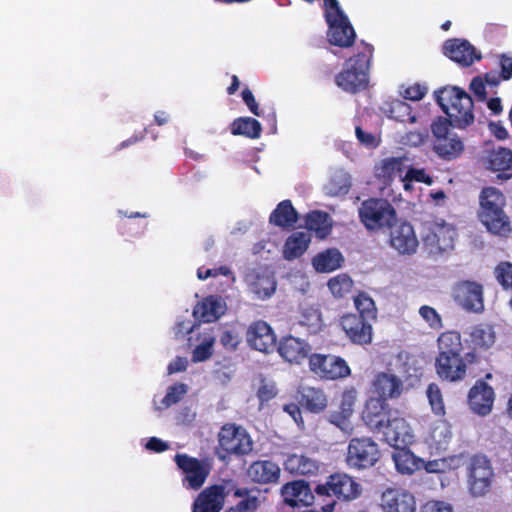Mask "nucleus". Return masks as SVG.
I'll use <instances>...</instances> for the list:
<instances>
[{
    "instance_id": "nucleus-50",
    "label": "nucleus",
    "mask_w": 512,
    "mask_h": 512,
    "mask_svg": "<svg viewBox=\"0 0 512 512\" xmlns=\"http://www.w3.org/2000/svg\"><path fill=\"white\" fill-rule=\"evenodd\" d=\"M495 277L503 289H512V263L508 261L500 262L494 270Z\"/></svg>"
},
{
    "instance_id": "nucleus-60",
    "label": "nucleus",
    "mask_w": 512,
    "mask_h": 512,
    "mask_svg": "<svg viewBox=\"0 0 512 512\" xmlns=\"http://www.w3.org/2000/svg\"><path fill=\"white\" fill-rule=\"evenodd\" d=\"M500 75L503 81H508L512 78V57L501 54L499 56Z\"/></svg>"
},
{
    "instance_id": "nucleus-33",
    "label": "nucleus",
    "mask_w": 512,
    "mask_h": 512,
    "mask_svg": "<svg viewBox=\"0 0 512 512\" xmlns=\"http://www.w3.org/2000/svg\"><path fill=\"white\" fill-rule=\"evenodd\" d=\"M299 393V404L307 411L317 414L326 409L328 399L323 389L304 387Z\"/></svg>"
},
{
    "instance_id": "nucleus-18",
    "label": "nucleus",
    "mask_w": 512,
    "mask_h": 512,
    "mask_svg": "<svg viewBox=\"0 0 512 512\" xmlns=\"http://www.w3.org/2000/svg\"><path fill=\"white\" fill-rule=\"evenodd\" d=\"M340 326L347 338L356 345H368L373 339L371 319L348 313L340 318Z\"/></svg>"
},
{
    "instance_id": "nucleus-62",
    "label": "nucleus",
    "mask_w": 512,
    "mask_h": 512,
    "mask_svg": "<svg viewBox=\"0 0 512 512\" xmlns=\"http://www.w3.org/2000/svg\"><path fill=\"white\" fill-rule=\"evenodd\" d=\"M355 134L358 141L366 147L375 148L378 142L372 133L364 131L360 126H356Z\"/></svg>"
},
{
    "instance_id": "nucleus-45",
    "label": "nucleus",
    "mask_w": 512,
    "mask_h": 512,
    "mask_svg": "<svg viewBox=\"0 0 512 512\" xmlns=\"http://www.w3.org/2000/svg\"><path fill=\"white\" fill-rule=\"evenodd\" d=\"M393 460L395 467L401 474L411 475L418 468L414 454L406 447L395 448Z\"/></svg>"
},
{
    "instance_id": "nucleus-64",
    "label": "nucleus",
    "mask_w": 512,
    "mask_h": 512,
    "mask_svg": "<svg viewBox=\"0 0 512 512\" xmlns=\"http://www.w3.org/2000/svg\"><path fill=\"white\" fill-rule=\"evenodd\" d=\"M485 84L486 82L483 81L481 77H474L470 83V90L480 101H484L486 99Z\"/></svg>"
},
{
    "instance_id": "nucleus-59",
    "label": "nucleus",
    "mask_w": 512,
    "mask_h": 512,
    "mask_svg": "<svg viewBox=\"0 0 512 512\" xmlns=\"http://www.w3.org/2000/svg\"><path fill=\"white\" fill-rule=\"evenodd\" d=\"M242 100L248 107L249 111L255 116H261L259 105L249 88H244L241 93Z\"/></svg>"
},
{
    "instance_id": "nucleus-17",
    "label": "nucleus",
    "mask_w": 512,
    "mask_h": 512,
    "mask_svg": "<svg viewBox=\"0 0 512 512\" xmlns=\"http://www.w3.org/2000/svg\"><path fill=\"white\" fill-rule=\"evenodd\" d=\"M381 434L387 444L394 448L407 447L414 441L413 429L399 410H395Z\"/></svg>"
},
{
    "instance_id": "nucleus-4",
    "label": "nucleus",
    "mask_w": 512,
    "mask_h": 512,
    "mask_svg": "<svg viewBox=\"0 0 512 512\" xmlns=\"http://www.w3.org/2000/svg\"><path fill=\"white\" fill-rule=\"evenodd\" d=\"M360 222L371 232H384L397 222L395 207L384 198L371 197L361 202L358 209Z\"/></svg>"
},
{
    "instance_id": "nucleus-12",
    "label": "nucleus",
    "mask_w": 512,
    "mask_h": 512,
    "mask_svg": "<svg viewBox=\"0 0 512 512\" xmlns=\"http://www.w3.org/2000/svg\"><path fill=\"white\" fill-rule=\"evenodd\" d=\"M177 467L184 473V486L193 490L200 489L210 474L209 463L191 457L187 454L178 453L174 457Z\"/></svg>"
},
{
    "instance_id": "nucleus-35",
    "label": "nucleus",
    "mask_w": 512,
    "mask_h": 512,
    "mask_svg": "<svg viewBox=\"0 0 512 512\" xmlns=\"http://www.w3.org/2000/svg\"><path fill=\"white\" fill-rule=\"evenodd\" d=\"M473 350H488L496 341V333L492 325L488 323H479L471 328L469 333Z\"/></svg>"
},
{
    "instance_id": "nucleus-5",
    "label": "nucleus",
    "mask_w": 512,
    "mask_h": 512,
    "mask_svg": "<svg viewBox=\"0 0 512 512\" xmlns=\"http://www.w3.org/2000/svg\"><path fill=\"white\" fill-rule=\"evenodd\" d=\"M450 127H452L451 121L441 116L431 124L433 151L445 161L457 159L464 151L463 141L457 134L450 131Z\"/></svg>"
},
{
    "instance_id": "nucleus-29",
    "label": "nucleus",
    "mask_w": 512,
    "mask_h": 512,
    "mask_svg": "<svg viewBox=\"0 0 512 512\" xmlns=\"http://www.w3.org/2000/svg\"><path fill=\"white\" fill-rule=\"evenodd\" d=\"M281 469L279 465L271 460H257L252 462L247 475L257 484H273L280 479Z\"/></svg>"
},
{
    "instance_id": "nucleus-7",
    "label": "nucleus",
    "mask_w": 512,
    "mask_h": 512,
    "mask_svg": "<svg viewBox=\"0 0 512 512\" xmlns=\"http://www.w3.org/2000/svg\"><path fill=\"white\" fill-rule=\"evenodd\" d=\"M479 357L475 351H468L464 356L437 355L435 371L442 380L450 383L463 381L467 376L469 365L478 363Z\"/></svg>"
},
{
    "instance_id": "nucleus-30",
    "label": "nucleus",
    "mask_w": 512,
    "mask_h": 512,
    "mask_svg": "<svg viewBox=\"0 0 512 512\" xmlns=\"http://www.w3.org/2000/svg\"><path fill=\"white\" fill-rule=\"evenodd\" d=\"M357 399V391L351 387L343 391L339 404V409L330 414L329 421L341 430L349 426V418L354 412V405Z\"/></svg>"
},
{
    "instance_id": "nucleus-32",
    "label": "nucleus",
    "mask_w": 512,
    "mask_h": 512,
    "mask_svg": "<svg viewBox=\"0 0 512 512\" xmlns=\"http://www.w3.org/2000/svg\"><path fill=\"white\" fill-rule=\"evenodd\" d=\"M284 468L291 474L300 476L315 475L318 472V462L303 454H291L284 462Z\"/></svg>"
},
{
    "instance_id": "nucleus-48",
    "label": "nucleus",
    "mask_w": 512,
    "mask_h": 512,
    "mask_svg": "<svg viewBox=\"0 0 512 512\" xmlns=\"http://www.w3.org/2000/svg\"><path fill=\"white\" fill-rule=\"evenodd\" d=\"M353 287V280L347 274H339L328 281V288L336 297L342 298Z\"/></svg>"
},
{
    "instance_id": "nucleus-58",
    "label": "nucleus",
    "mask_w": 512,
    "mask_h": 512,
    "mask_svg": "<svg viewBox=\"0 0 512 512\" xmlns=\"http://www.w3.org/2000/svg\"><path fill=\"white\" fill-rule=\"evenodd\" d=\"M231 273L232 272H231L230 268H228L227 266H220L218 268H213V269L200 267L197 270V277L200 280H205L209 277H217L219 275L228 276Z\"/></svg>"
},
{
    "instance_id": "nucleus-11",
    "label": "nucleus",
    "mask_w": 512,
    "mask_h": 512,
    "mask_svg": "<svg viewBox=\"0 0 512 512\" xmlns=\"http://www.w3.org/2000/svg\"><path fill=\"white\" fill-rule=\"evenodd\" d=\"M468 489L473 497H483L490 490L494 479V472L487 457L475 455L468 466Z\"/></svg>"
},
{
    "instance_id": "nucleus-19",
    "label": "nucleus",
    "mask_w": 512,
    "mask_h": 512,
    "mask_svg": "<svg viewBox=\"0 0 512 512\" xmlns=\"http://www.w3.org/2000/svg\"><path fill=\"white\" fill-rule=\"evenodd\" d=\"M388 230L390 231L389 243L398 253L411 255L416 252L419 243L410 223L397 218L396 224Z\"/></svg>"
},
{
    "instance_id": "nucleus-6",
    "label": "nucleus",
    "mask_w": 512,
    "mask_h": 512,
    "mask_svg": "<svg viewBox=\"0 0 512 512\" xmlns=\"http://www.w3.org/2000/svg\"><path fill=\"white\" fill-rule=\"evenodd\" d=\"M314 492L325 500L334 497L341 501H352L361 495V485L346 473H334L323 484H318Z\"/></svg>"
},
{
    "instance_id": "nucleus-8",
    "label": "nucleus",
    "mask_w": 512,
    "mask_h": 512,
    "mask_svg": "<svg viewBox=\"0 0 512 512\" xmlns=\"http://www.w3.org/2000/svg\"><path fill=\"white\" fill-rule=\"evenodd\" d=\"M309 370L321 380L335 381L351 375L347 361L337 355L312 353L308 358Z\"/></svg>"
},
{
    "instance_id": "nucleus-13",
    "label": "nucleus",
    "mask_w": 512,
    "mask_h": 512,
    "mask_svg": "<svg viewBox=\"0 0 512 512\" xmlns=\"http://www.w3.org/2000/svg\"><path fill=\"white\" fill-rule=\"evenodd\" d=\"M243 280L257 299H268L276 291L277 282L274 273L266 266L247 268Z\"/></svg>"
},
{
    "instance_id": "nucleus-47",
    "label": "nucleus",
    "mask_w": 512,
    "mask_h": 512,
    "mask_svg": "<svg viewBox=\"0 0 512 512\" xmlns=\"http://www.w3.org/2000/svg\"><path fill=\"white\" fill-rule=\"evenodd\" d=\"M354 304L358 311L357 316L375 320L377 316V309L374 300L365 292H360L354 297Z\"/></svg>"
},
{
    "instance_id": "nucleus-14",
    "label": "nucleus",
    "mask_w": 512,
    "mask_h": 512,
    "mask_svg": "<svg viewBox=\"0 0 512 512\" xmlns=\"http://www.w3.org/2000/svg\"><path fill=\"white\" fill-rule=\"evenodd\" d=\"M452 295L454 301L465 311H484V290L480 283L470 280L459 281L454 285Z\"/></svg>"
},
{
    "instance_id": "nucleus-37",
    "label": "nucleus",
    "mask_w": 512,
    "mask_h": 512,
    "mask_svg": "<svg viewBox=\"0 0 512 512\" xmlns=\"http://www.w3.org/2000/svg\"><path fill=\"white\" fill-rule=\"evenodd\" d=\"M437 355L464 356L461 334L457 331H445L437 339Z\"/></svg>"
},
{
    "instance_id": "nucleus-3",
    "label": "nucleus",
    "mask_w": 512,
    "mask_h": 512,
    "mask_svg": "<svg viewBox=\"0 0 512 512\" xmlns=\"http://www.w3.org/2000/svg\"><path fill=\"white\" fill-rule=\"evenodd\" d=\"M374 48L365 44L363 50L350 57L344 69L335 77V83L343 91L356 94L368 87L369 68Z\"/></svg>"
},
{
    "instance_id": "nucleus-42",
    "label": "nucleus",
    "mask_w": 512,
    "mask_h": 512,
    "mask_svg": "<svg viewBox=\"0 0 512 512\" xmlns=\"http://www.w3.org/2000/svg\"><path fill=\"white\" fill-rule=\"evenodd\" d=\"M305 226L309 231L315 232L316 236L320 239L326 238L331 230V218L327 212L312 211L306 215Z\"/></svg>"
},
{
    "instance_id": "nucleus-9",
    "label": "nucleus",
    "mask_w": 512,
    "mask_h": 512,
    "mask_svg": "<svg viewBox=\"0 0 512 512\" xmlns=\"http://www.w3.org/2000/svg\"><path fill=\"white\" fill-rule=\"evenodd\" d=\"M219 448L227 455L246 456L253 450V440L242 426L227 423L218 434Z\"/></svg>"
},
{
    "instance_id": "nucleus-16",
    "label": "nucleus",
    "mask_w": 512,
    "mask_h": 512,
    "mask_svg": "<svg viewBox=\"0 0 512 512\" xmlns=\"http://www.w3.org/2000/svg\"><path fill=\"white\" fill-rule=\"evenodd\" d=\"M381 434L387 444L394 448L407 447L414 441L413 429L399 410H395Z\"/></svg>"
},
{
    "instance_id": "nucleus-41",
    "label": "nucleus",
    "mask_w": 512,
    "mask_h": 512,
    "mask_svg": "<svg viewBox=\"0 0 512 512\" xmlns=\"http://www.w3.org/2000/svg\"><path fill=\"white\" fill-rule=\"evenodd\" d=\"M230 132L234 136L258 139L262 133L260 122L252 117H238L230 124Z\"/></svg>"
},
{
    "instance_id": "nucleus-27",
    "label": "nucleus",
    "mask_w": 512,
    "mask_h": 512,
    "mask_svg": "<svg viewBox=\"0 0 512 512\" xmlns=\"http://www.w3.org/2000/svg\"><path fill=\"white\" fill-rule=\"evenodd\" d=\"M371 386L373 392L378 395L375 398L384 399L386 402L399 398L404 389L403 381L397 375L387 372L376 373Z\"/></svg>"
},
{
    "instance_id": "nucleus-38",
    "label": "nucleus",
    "mask_w": 512,
    "mask_h": 512,
    "mask_svg": "<svg viewBox=\"0 0 512 512\" xmlns=\"http://www.w3.org/2000/svg\"><path fill=\"white\" fill-rule=\"evenodd\" d=\"M344 257L336 248H329L318 253L312 260V264L317 272H332L341 267Z\"/></svg>"
},
{
    "instance_id": "nucleus-25",
    "label": "nucleus",
    "mask_w": 512,
    "mask_h": 512,
    "mask_svg": "<svg viewBox=\"0 0 512 512\" xmlns=\"http://www.w3.org/2000/svg\"><path fill=\"white\" fill-rule=\"evenodd\" d=\"M229 494L230 488L226 491L223 485L206 487L195 500L192 512H220Z\"/></svg>"
},
{
    "instance_id": "nucleus-55",
    "label": "nucleus",
    "mask_w": 512,
    "mask_h": 512,
    "mask_svg": "<svg viewBox=\"0 0 512 512\" xmlns=\"http://www.w3.org/2000/svg\"><path fill=\"white\" fill-rule=\"evenodd\" d=\"M419 314L431 328L439 329L442 327L441 316L433 307L423 305L419 309Z\"/></svg>"
},
{
    "instance_id": "nucleus-44",
    "label": "nucleus",
    "mask_w": 512,
    "mask_h": 512,
    "mask_svg": "<svg viewBox=\"0 0 512 512\" xmlns=\"http://www.w3.org/2000/svg\"><path fill=\"white\" fill-rule=\"evenodd\" d=\"M488 168L494 172L512 169V150L504 147L492 150L488 155Z\"/></svg>"
},
{
    "instance_id": "nucleus-31",
    "label": "nucleus",
    "mask_w": 512,
    "mask_h": 512,
    "mask_svg": "<svg viewBox=\"0 0 512 512\" xmlns=\"http://www.w3.org/2000/svg\"><path fill=\"white\" fill-rule=\"evenodd\" d=\"M451 440V425L444 419L435 421L427 438L429 448L437 454L444 453L448 450Z\"/></svg>"
},
{
    "instance_id": "nucleus-49",
    "label": "nucleus",
    "mask_w": 512,
    "mask_h": 512,
    "mask_svg": "<svg viewBox=\"0 0 512 512\" xmlns=\"http://www.w3.org/2000/svg\"><path fill=\"white\" fill-rule=\"evenodd\" d=\"M426 394L432 411L438 416H443L445 414V403L438 384L430 383L426 389Z\"/></svg>"
},
{
    "instance_id": "nucleus-39",
    "label": "nucleus",
    "mask_w": 512,
    "mask_h": 512,
    "mask_svg": "<svg viewBox=\"0 0 512 512\" xmlns=\"http://www.w3.org/2000/svg\"><path fill=\"white\" fill-rule=\"evenodd\" d=\"M269 221L275 226L289 228L298 221V212L290 200H283L270 214Z\"/></svg>"
},
{
    "instance_id": "nucleus-21",
    "label": "nucleus",
    "mask_w": 512,
    "mask_h": 512,
    "mask_svg": "<svg viewBox=\"0 0 512 512\" xmlns=\"http://www.w3.org/2000/svg\"><path fill=\"white\" fill-rule=\"evenodd\" d=\"M281 496L284 503L292 508L313 505L317 497L305 480H294L284 484Z\"/></svg>"
},
{
    "instance_id": "nucleus-40",
    "label": "nucleus",
    "mask_w": 512,
    "mask_h": 512,
    "mask_svg": "<svg viewBox=\"0 0 512 512\" xmlns=\"http://www.w3.org/2000/svg\"><path fill=\"white\" fill-rule=\"evenodd\" d=\"M311 241L310 235L305 232H294L284 244L283 256L286 260H293L302 256L308 249Z\"/></svg>"
},
{
    "instance_id": "nucleus-1",
    "label": "nucleus",
    "mask_w": 512,
    "mask_h": 512,
    "mask_svg": "<svg viewBox=\"0 0 512 512\" xmlns=\"http://www.w3.org/2000/svg\"><path fill=\"white\" fill-rule=\"evenodd\" d=\"M479 204L478 218L487 231L502 237L508 236L512 227L509 216L504 211V194L495 187H485L480 193Z\"/></svg>"
},
{
    "instance_id": "nucleus-28",
    "label": "nucleus",
    "mask_w": 512,
    "mask_h": 512,
    "mask_svg": "<svg viewBox=\"0 0 512 512\" xmlns=\"http://www.w3.org/2000/svg\"><path fill=\"white\" fill-rule=\"evenodd\" d=\"M280 356L289 363L301 364L311 355V346L294 336L284 337L278 346Z\"/></svg>"
},
{
    "instance_id": "nucleus-24",
    "label": "nucleus",
    "mask_w": 512,
    "mask_h": 512,
    "mask_svg": "<svg viewBox=\"0 0 512 512\" xmlns=\"http://www.w3.org/2000/svg\"><path fill=\"white\" fill-rule=\"evenodd\" d=\"M326 23L329 27V42L338 47H351L356 38V33L347 15L336 17L326 16Z\"/></svg>"
},
{
    "instance_id": "nucleus-46",
    "label": "nucleus",
    "mask_w": 512,
    "mask_h": 512,
    "mask_svg": "<svg viewBox=\"0 0 512 512\" xmlns=\"http://www.w3.org/2000/svg\"><path fill=\"white\" fill-rule=\"evenodd\" d=\"M387 113L389 118L399 122L415 123L417 121V117L412 114L411 106L400 99L392 100L389 103Z\"/></svg>"
},
{
    "instance_id": "nucleus-34",
    "label": "nucleus",
    "mask_w": 512,
    "mask_h": 512,
    "mask_svg": "<svg viewBox=\"0 0 512 512\" xmlns=\"http://www.w3.org/2000/svg\"><path fill=\"white\" fill-rule=\"evenodd\" d=\"M223 314L221 301L216 296L205 297L193 310V315L204 323H211Z\"/></svg>"
},
{
    "instance_id": "nucleus-53",
    "label": "nucleus",
    "mask_w": 512,
    "mask_h": 512,
    "mask_svg": "<svg viewBox=\"0 0 512 512\" xmlns=\"http://www.w3.org/2000/svg\"><path fill=\"white\" fill-rule=\"evenodd\" d=\"M278 394V389L274 382L266 379H261L260 386L257 390V397L260 401V405L269 402L274 399Z\"/></svg>"
},
{
    "instance_id": "nucleus-43",
    "label": "nucleus",
    "mask_w": 512,
    "mask_h": 512,
    "mask_svg": "<svg viewBox=\"0 0 512 512\" xmlns=\"http://www.w3.org/2000/svg\"><path fill=\"white\" fill-rule=\"evenodd\" d=\"M404 169L402 158L391 157L382 161L380 167L376 169L375 175L383 184L388 185L395 177H402Z\"/></svg>"
},
{
    "instance_id": "nucleus-57",
    "label": "nucleus",
    "mask_w": 512,
    "mask_h": 512,
    "mask_svg": "<svg viewBox=\"0 0 512 512\" xmlns=\"http://www.w3.org/2000/svg\"><path fill=\"white\" fill-rule=\"evenodd\" d=\"M404 179L408 181H416L419 183H425L427 185H431L433 183V179L430 175H428L424 169L417 168H409L405 174Z\"/></svg>"
},
{
    "instance_id": "nucleus-26",
    "label": "nucleus",
    "mask_w": 512,
    "mask_h": 512,
    "mask_svg": "<svg viewBox=\"0 0 512 512\" xmlns=\"http://www.w3.org/2000/svg\"><path fill=\"white\" fill-rule=\"evenodd\" d=\"M443 50L451 60L466 67L482 58L480 52L465 39H449L444 43Z\"/></svg>"
},
{
    "instance_id": "nucleus-61",
    "label": "nucleus",
    "mask_w": 512,
    "mask_h": 512,
    "mask_svg": "<svg viewBox=\"0 0 512 512\" xmlns=\"http://www.w3.org/2000/svg\"><path fill=\"white\" fill-rule=\"evenodd\" d=\"M427 93V88L420 84L409 86L404 91V98L412 101L421 100Z\"/></svg>"
},
{
    "instance_id": "nucleus-36",
    "label": "nucleus",
    "mask_w": 512,
    "mask_h": 512,
    "mask_svg": "<svg viewBox=\"0 0 512 512\" xmlns=\"http://www.w3.org/2000/svg\"><path fill=\"white\" fill-rule=\"evenodd\" d=\"M230 494L234 498H239L240 501L230 507L227 512H256L260 505L258 496L249 488L231 487Z\"/></svg>"
},
{
    "instance_id": "nucleus-2",
    "label": "nucleus",
    "mask_w": 512,
    "mask_h": 512,
    "mask_svg": "<svg viewBox=\"0 0 512 512\" xmlns=\"http://www.w3.org/2000/svg\"><path fill=\"white\" fill-rule=\"evenodd\" d=\"M435 100L451 121L452 127L465 129L474 122V102L471 96L458 87H444L435 91Z\"/></svg>"
},
{
    "instance_id": "nucleus-15",
    "label": "nucleus",
    "mask_w": 512,
    "mask_h": 512,
    "mask_svg": "<svg viewBox=\"0 0 512 512\" xmlns=\"http://www.w3.org/2000/svg\"><path fill=\"white\" fill-rule=\"evenodd\" d=\"M395 410L384 399L369 398L362 411V420L372 432L381 434Z\"/></svg>"
},
{
    "instance_id": "nucleus-52",
    "label": "nucleus",
    "mask_w": 512,
    "mask_h": 512,
    "mask_svg": "<svg viewBox=\"0 0 512 512\" xmlns=\"http://www.w3.org/2000/svg\"><path fill=\"white\" fill-rule=\"evenodd\" d=\"M300 324L309 328L310 332L316 333L322 325L321 314L314 309L302 313Z\"/></svg>"
},
{
    "instance_id": "nucleus-54",
    "label": "nucleus",
    "mask_w": 512,
    "mask_h": 512,
    "mask_svg": "<svg viewBox=\"0 0 512 512\" xmlns=\"http://www.w3.org/2000/svg\"><path fill=\"white\" fill-rule=\"evenodd\" d=\"M214 338H209L197 345L192 353L193 362H203L209 359L213 354Z\"/></svg>"
},
{
    "instance_id": "nucleus-23",
    "label": "nucleus",
    "mask_w": 512,
    "mask_h": 512,
    "mask_svg": "<svg viewBox=\"0 0 512 512\" xmlns=\"http://www.w3.org/2000/svg\"><path fill=\"white\" fill-rule=\"evenodd\" d=\"M246 339L251 348L264 353L271 352L276 346V335L271 326L263 320L250 324Z\"/></svg>"
},
{
    "instance_id": "nucleus-63",
    "label": "nucleus",
    "mask_w": 512,
    "mask_h": 512,
    "mask_svg": "<svg viewBox=\"0 0 512 512\" xmlns=\"http://www.w3.org/2000/svg\"><path fill=\"white\" fill-rule=\"evenodd\" d=\"M323 7H324V17L326 18L327 15L332 16L333 18L341 17L342 15H345L343 10L341 9L338 0H323Z\"/></svg>"
},
{
    "instance_id": "nucleus-51",
    "label": "nucleus",
    "mask_w": 512,
    "mask_h": 512,
    "mask_svg": "<svg viewBox=\"0 0 512 512\" xmlns=\"http://www.w3.org/2000/svg\"><path fill=\"white\" fill-rule=\"evenodd\" d=\"M187 386L183 383H177L170 386L167 390L166 395L162 399V405L164 408H168L178 403L186 394Z\"/></svg>"
},
{
    "instance_id": "nucleus-22",
    "label": "nucleus",
    "mask_w": 512,
    "mask_h": 512,
    "mask_svg": "<svg viewBox=\"0 0 512 512\" xmlns=\"http://www.w3.org/2000/svg\"><path fill=\"white\" fill-rule=\"evenodd\" d=\"M494 400V389L480 379L470 388L467 403L473 413L486 416L492 411Z\"/></svg>"
},
{
    "instance_id": "nucleus-56",
    "label": "nucleus",
    "mask_w": 512,
    "mask_h": 512,
    "mask_svg": "<svg viewBox=\"0 0 512 512\" xmlns=\"http://www.w3.org/2000/svg\"><path fill=\"white\" fill-rule=\"evenodd\" d=\"M219 341L224 349L234 351L240 343V337L232 330H224L220 335Z\"/></svg>"
},
{
    "instance_id": "nucleus-20",
    "label": "nucleus",
    "mask_w": 512,
    "mask_h": 512,
    "mask_svg": "<svg viewBox=\"0 0 512 512\" xmlns=\"http://www.w3.org/2000/svg\"><path fill=\"white\" fill-rule=\"evenodd\" d=\"M380 506L384 512H415V497L403 488H387L382 492Z\"/></svg>"
},
{
    "instance_id": "nucleus-10",
    "label": "nucleus",
    "mask_w": 512,
    "mask_h": 512,
    "mask_svg": "<svg viewBox=\"0 0 512 512\" xmlns=\"http://www.w3.org/2000/svg\"><path fill=\"white\" fill-rule=\"evenodd\" d=\"M380 451L376 442L370 437H355L349 441L346 463L355 469H367L379 460Z\"/></svg>"
}]
</instances>
